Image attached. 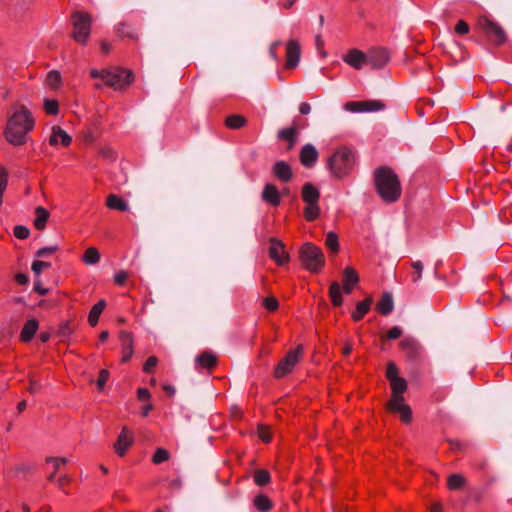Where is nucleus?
<instances>
[{"mask_svg": "<svg viewBox=\"0 0 512 512\" xmlns=\"http://www.w3.org/2000/svg\"><path fill=\"white\" fill-rule=\"evenodd\" d=\"M278 138L280 140L287 141L289 143L287 150H291L297 140V128L295 126L281 129L278 132Z\"/></svg>", "mask_w": 512, "mask_h": 512, "instance_id": "7c9ffc66", "label": "nucleus"}, {"mask_svg": "<svg viewBox=\"0 0 512 512\" xmlns=\"http://www.w3.org/2000/svg\"><path fill=\"white\" fill-rule=\"evenodd\" d=\"M344 108L351 112H371L383 110L385 104L380 100L350 101Z\"/></svg>", "mask_w": 512, "mask_h": 512, "instance_id": "ddd939ff", "label": "nucleus"}, {"mask_svg": "<svg viewBox=\"0 0 512 512\" xmlns=\"http://www.w3.org/2000/svg\"><path fill=\"white\" fill-rule=\"evenodd\" d=\"M35 215L36 217L33 222L34 228L38 231L44 230L50 216L49 211L42 206H38L35 208Z\"/></svg>", "mask_w": 512, "mask_h": 512, "instance_id": "c85d7f7f", "label": "nucleus"}, {"mask_svg": "<svg viewBox=\"0 0 512 512\" xmlns=\"http://www.w3.org/2000/svg\"><path fill=\"white\" fill-rule=\"evenodd\" d=\"M34 291L40 295H46L49 293V290L47 288H44L40 281L35 282Z\"/></svg>", "mask_w": 512, "mask_h": 512, "instance_id": "338daca9", "label": "nucleus"}, {"mask_svg": "<svg viewBox=\"0 0 512 512\" xmlns=\"http://www.w3.org/2000/svg\"><path fill=\"white\" fill-rule=\"evenodd\" d=\"M385 376L389 381L391 388L389 401H399L404 399L403 394L408 389V383L405 378L399 376V370L394 362H388Z\"/></svg>", "mask_w": 512, "mask_h": 512, "instance_id": "6e6552de", "label": "nucleus"}, {"mask_svg": "<svg viewBox=\"0 0 512 512\" xmlns=\"http://www.w3.org/2000/svg\"><path fill=\"white\" fill-rule=\"evenodd\" d=\"M253 505L260 512H268L273 508L271 499L265 494H259L253 499Z\"/></svg>", "mask_w": 512, "mask_h": 512, "instance_id": "473e14b6", "label": "nucleus"}, {"mask_svg": "<svg viewBox=\"0 0 512 512\" xmlns=\"http://www.w3.org/2000/svg\"><path fill=\"white\" fill-rule=\"evenodd\" d=\"M169 458H170V454L166 449L157 448L152 457V462L154 464H160L162 462L169 460Z\"/></svg>", "mask_w": 512, "mask_h": 512, "instance_id": "a18cd8bd", "label": "nucleus"}, {"mask_svg": "<svg viewBox=\"0 0 512 512\" xmlns=\"http://www.w3.org/2000/svg\"><path fill=\"white\" fill-rule=\"evenodd\" d=\"M301 198L306 203L303 216L306 221L313 222L320 216V192L316 186L307 182L302 186Z\"/></svg>", "mask_w": 512, "mask_h": 512, "instance_id": "423d86ee", "label": "nucleus"}, {"mask_svg": "<svg viewBox=\"0 0 512 512\" xmlns=\"http://www.w3.org/2000/svg\"><path fill=\"white\" fill-rule=\"evenodd\" d=\"M343 60L349 66L359 70L363 67L364 64H367V54L359 49L354 48L349 50L346 55H344Z\"/></svg>", "mask_w": 512, "mask_h": 512, "instance_id": "aec40b11", "label": "nucleus"}, {"mask_svg": "<svg viewBox=\"0 0 512 512\" xmlns=\"http://www.w3.org/2000/svg\"><path fill=\"white\" fill-rule=\"evenodd\" d=\"M74 332V328L69 320L62 321L58 325L56 336L59 338H65Z\"/></svg>", "mask_w": 512, "mask_h": 512, "instance_id": "37998d69", "label": "nucleus"}, {"mask_svg": "<svg viewBox=\"0 0 512 512\" xmlns=\"http://www.w3.org/2000/svg\"><path fill=\"white\" fill-rule=\"evenodd\" d=\"M304 347L299 344L294 349L288 351L286 355L278 362L274 369V377L281 379L291 373L297 363L303 358Z\"/></svg>", "mask_w": 512, "mask_h": 512, "instance_id": "1a4fd4ad", "label": "nucleus"}, {"mask_svg": "<svg viewBox=\"0 0 512 512\" xmlns=\"http://www.w3.org/2000/svg\"><path fill=\"white\" fill-rule=\"evenodd\" d=\"M90 76L93 79L100 78L104 83L115 90L126 89L134 81V74L131 70L113 68V69H91Z\"/></svg>", "mask_w": 512, "mask_h": 512, "instance_id": "7ed1b4c3", "label": "nucleus"}, {"mask_svg": "<svg viewBox=\"0 0 512 512\" xmlns=\"http://www.w3.org/2000/svg\"><path fill=\"white\" fill-rule=\"evenodd\" d=\"M38 328L39 323L36 319L27 320L20 332V341L23 343H29L34 338Z\"/></svg>", "mask_w": 512, "mask_h": 512, "instance_id": "a878e982", "label": "nucleus"}, {"mask_svg": "<svg viewBox=\"0 0 512 512\" xmlns=\"http://www.w3.org/2000/svg\"><path fill=\"white\" fill-rule=\"evenodd\" d=\"M318 151L312 144L304 145L299 153L300 163L306 167L311 168L318 160Z\"/></svg>", "mask_w": 512, "mask_h": 512, "instance_id": "6ab92c4d", "label": "nucleus"}, {"mask_svg": "<svg viewBox=\"0 0 512 512\" xmlns=\"http://www.w3.org/2000/svg\"><path fill=\"white\" fill-rule=\"evenodd\" d=\"M390 60V55L385 48H373L367 53V64L373 69L383 68Z\"/></svg>", "mask_w": 512, "mask_h": 512, "instance_id": "dca6fc26", "label": "nucleus"}, {"mask_svg": "<svg viewBox=\"0 0 512 512\" xmlns=\"http://www.w3.org/2000/svg\"><path fill=\"white\" fill-rule=\"evenodd\" d=\"M82 261L86 265L97 264L100 261V253L98 249L95 247L87 248L82 256Z\"/></svg>", "mask_w": 512, "mask_h": 512, "instance_id": "e433bc0d", "label": "nucleus"}, {"mask_svg": "<svg viewBox=\"0 0 512 512\" xmlns=\"http://www.w3.org/2000/svg\"><path fill=\"white\" fill-rule=\"evenodd\" d=\"M133 443L134 437L132 431H130L127 426H123L116 442L114 443L115 453L118 456L123 457Z\"/></svg>", "mask_w": 512, "mask_h": 512, "instance_id": "2eb2a0df", "label": "nucleus"}, {"mask_svg": "<svg viewBox=\"0 0 512 512\" xmlns=\"http://www.w3.org/2000/svg\"><path fill=\"white\" fill-rule=\"evenodd\" d=\"M466 484V479L461 474H451L447 480V487L449 490H459Z\"/></svg>", "mask_w": 512, "mask_h": 512, "instance_id": "58836bf2", "label": "nucleus"}, {"mask_svg": "<svg viewBox=\"0 0 512 512\" xmlns=\"http://www.w3.org/2000/svg\"><path fill=\"white\" fill-rule=\"evenodd\" d=\"M99 156L105 160H114L115 159V152L113 149L109 146H105L100 148L98 152Z\"/></svg>", "mask_w": 512, "mask_h": 512, "instance_id": "5fc2aeb1", "label": "nucleus"}, {"mask_svg": "<svg viewBox=\"0 0 512 512\" xmlns=\"http://www.w3.org/2000/svg\"><path fill=\"white\" fill-rule=\"evenodd\" d=\"M119 339L122 346V363H126L133 355V336L130 332L120 331Z\"/></svg>", "mask_w": 512, "mask_h": 512, "instance_id": "5701e85b", "label": "nucleus"}, {"mask_svg": "<svg viewBox=\"0 0 512 512\" xmlns=\"http://www.w3.org/2000/svg\"><path fill=\"white\" fill-rule=\"evenodd\" d=\"M269 257L275 261L279 266L286 264L289 261V254L285 251L284 244L277 238L269 239Z\"/></svg>", "mask_w": 512, "mask_h": 512, "instance_id": "f8f14e48", "label": "nucleus"}, {"mask_svg": "<svg viewBox=\"0 0 512 512\" xmlns=\"http://www.w3.org/2000/svg\"><path fill=\"white\" fill-rule=\"evenodd\" d=\"M73 31L71 37L79 44H86L91 32V16L89 13L75 11L71 15Z\"/></svg>", "mask_w": 512, "mask_h": 512, "instance_id": "0eeeda50", "label": "nucleus"}, {"mask_svg": "<svg viewBox=\"0 0 512 512\" xmlns=\"http://www.w3.org/2000/svg\"><path fill=\"white\" fill-rule=\"evenodd\" d=\"M35 127V119L27 106L14 103L11 106L4 129L5 139L13 146H22L27 143V136Z\"/></svg>", "mask_w": 512, "mask_h": 512, "instance_id": "f257e3e1", "label": "nucleus"}, {"mask_svg": "<svg viewBox=\"0 0 512 512\" xmlns=\"http://www.w3.org/2000/svg\"><path fill=\"white\" fill-rule=\"evenodd\" d=\"M46 463H53L54 470L53 472L48 476V481L52 482L55 479L57 471H59V467L61 464H66L68 462V459L65 457H47L45 459Z\"/></svg>", "mask_w": 512, "mask_h": 512, "instance_id": "a19ab883", "label": "nucleus"}, {"mask_svg": "<svg viewBox=\"0 0 512 512\" xmlns=\"http://www.w3.org/2000/svg\"><path fill=\"white\" fill-rule=\"evenodd\" d=\"M44 110L46 114L56 116L59 113V102L56 99H44Z\"/></svg>", "mask_w": 512, "mask_h": 512, "instance_id": "c03bdc74", "label": "nucleus"}, {"mask_svg": "<svg viewBox=\"0 0 512 512\" xmlns=\"http://www.w3.org/2000/svg\"><path fill=\"white\" fill-rule=\"evenodd\" d=\"M137 399L139 401H147L149 402L151 399V393L147 388H138L137 389Z\"/></svg>", "mask_w": 512, "mask_h": 512, "instance_id": "052dcab7", "label": "nucleus"}, {"mask_svg": "<svg viewBox=\"0 0 512 512\" xmlns=\"http://www.w3.org/2000/svg\"><path fill=\"white\" fill-rule=\"evenodd\" d=\"M377 194L385 203L397 202L402 194L401 182L397 174L388 166H380L373 173Z\"/></svg>", "mask_w": 512, "mask_h": 512, "instance_id": "f03ea898", "label": "nucleus"}, {"mask_svg": "<svg viewBox=\"0 0 512 512\" xmlns=\"http://www.w3.org/2000/svg\"><path fill=\"white\" fill-rule=\"evenodd\" d=\"M15 281L19 284V285H26L28 282H29V278L26 274L24 273H17L15 275Z\"/></svg>", "mask_w": 512, "mask_h": 512, "instance_id": "69168bd1", "label": "nucleus"}, {"mask_svg": "<svg viewBox=\"0 0 512 512\" xmlns=\"http://www.w3.org/2000/svg\"><path fill=\"white\" fill-rule=\"evenodd\" d=\"M329 297L334 307H339L343 304V296L338 282L334 281L329 286Z\"/></svg>", "mask_w": 512, "mask_h": 512, "instance_id": "72a5a7b5", "label": "nucleus"}, {"mask_svg": "<svg viewBox=\"0 0 512 512\" xmlns=\"http://www.w3.org/2000/svg\"><path fill=\"white\" fill-rule=\"evenodd\" d=\"M196 363L203 369L212 370L217 366L218 359L212 352L204 351L197 356Z\"/></svg>", "mask_w": 512, "mask_h": 512, "instance_id": "cd10ccee", "label": "nucleus"}, {"mask_svg": "<svg viewBox=\"0 0 512 512\" xmlns=\"http://www.w3.org/2000/svg\"><path fill=\"white\" fill-rule=\"evenodd\" d=\"M253 480L260 487L266 486L271 481L270 472L267 469H256L253 473Z\"/></svg>", "mask_w": 512, "mask_h": 512, "instance_id": "c9c22d12", "label": "nucleus"}, {"mask_svg": "<svg viewBox=\"0 0 512 512\" xmlns=\"http://www.w3.org/2000/svg\"><path fill=\"white\" fill-rule=\"evenodd\" d=\"M455 32L459 35H465L469 32V25L464 20H459L455 25Z\"/></svg>", "mask_w": 512, "mask_h": 512, "instance_id": "bf43d9fd", "label": "nucleus"}, {"mask_svg": "<svg viewBox=\"0 0 512 512\" xmlns=\"http://www.w3.org/2000/svg\"><path fill=\"white\" fill-rule=\"evenodd\" d=\"M40 389H41V385L39 382H37L34 379L29 380V386L27 389L29 393L34 394V393L38 392Z\"/></svg>", "mask_w": 512, "mask_h": 512, "instance_id": "0e129e2a", "label": "nucleus"}, {"mask_svg": "<svg viewBox=\"0 0 512 512\" xmlns=\"http://www.w3.org/2000/svg\"><path fill=\"white\" fill-rule=\"evenodd\" d=\"M51 266V264L49 262H45V261H41V260H36L32 263V271L36 274V275H39L44 269H47Z\"/></svg>", "mask_w": 512, "mask_h": 512, "instance_id": "864d4df0", "label": "nucleus"}, {"mask_svg": "<svg viewBox=\"0 0 512 512\" xmlns=\"http://www.w3.org/2000/svg\"><path fill=\"white\" fill-rule=\"evenodd\" d=\"M400 350L409 362H418L421 359L422 347L414 338H405L399 343Z\"/></svg>", "mask_w": 512, "mask_h": 512, "instance_id": "9b49d317", "label": "nucleus"}, {"mask_svg": "<svg viewBox=\"0 0 512 512\" xmlns=\"http://www.w3.org/2000/svg\"><path fill=\"white\" fill-rule=\"evenodd\" d=\"M386 409L393 414H399L400 419L405 424L412 422V410L408 404L405 403V398L399 401H388Z\"/></svg>", "mask_w": 512, "mask_h": 512, "instance_id": "4468645a", "label": "nucleus"}, {"mask_svg": "<svg viewBox=\"0 0 512 512\" xmlns=\"http://www.w3.org/2000/svg\"><path fill=\"white\" fill-rule=\"evenodd\" d=\"M327 163L332 176L342 179L354 168L355 156L348 147L342 146L328 158Z\"/></svg>", "mask_w": 512, "mask_h": 512, "instance_id": "20e7f679", "label": "nucleus"}, {"mask_svg": "<svg viewBox=\"0 0 512 512\" xmlns=\"http://www.w3.org/2000/svg\"><path fill=\"white\" fill-rule=\"evenodd\" d=\"M325 245L331 251L332 255H336L340 250L338 235L332 231L327 233Z\"/></svg>", "mask_w": 512, "mask_h": 512, "instance_id": "ea45409f", "label": "nucleus"}, {"mask_svg": "<svg viewBox=\"0 0 512 512\" xmlns=\"http://www.w3.org/2000/svg\"><path fill=\"white\" fill-rule=\"evenodd\" d=\"M373 303L372 296H367L363 301L356 304L355 310L351 314V318L354 322H359L364 316L370 311Z\"/></svg>", "mask_w": 512, "mask_h": 512, "instance_id": "393cba45", "label": "nucleus"}, {"mask_svg": "<svg viewBox=\"0 0 512 512\" xmlns=\"http://www.w3.org/2000/svg\"><path fill=\"white\" fill-rule=\"evenodd\" d=\"M106 307V301L104 299L99 300L96 304L91 308L88 315V323L90 326L95 327L98 324L100 315Z\"/></svg>", "mask_w": 512, "mask_h": 512, "instance_id": "c756f323", "label": "nucleus"}, {"mask_svg": "<svg viewBox=\"0 0 512 512\" xmlns=\"http://www.w3.org/2000/svg\"><path fill=\"white\" fill-rule=\"evenodd\" d=\"M272 173L276 179L283 183H288L293 178L291 166L285 161H276L272 168Z\"/></svg>", "mask_w": 512, "mask_h": 512, "instance_id": "412c9836", "label": "nucleus"}, {"mask_svg": "<svg viewBox=\"0 0 512 512\" xmlns=\"http://www.w3.org/2000/svg\"><path fill=\"white\" fill-rule=\"evenodd\" d=\"M225 126L229 129L237 130L247 125V119L240 114H232L225 118Z\"/></svg>", "mask_w": 512, "mask_h": 512, "instance_id": "2f4dec72", "label": "nucleus"}, {"mask_svg": "<svg viewBox=\"0 0 512 512\" xmlns=\"http://www.w3.org/2000/svg\"><path fill=\"white\" fill-rule=\"evenodd\" d=\"M360 281L358 272L351 266H347L342 273V288L345 294H351L354 287Z\"/></svg>", "mask_w": 512, "mask_h": 512, "instance_id": "a211bd4d", "label": "nucleus"}, {"mask_svg": "<svg viewBox=\"0 0 512 512\" xmlns=\"http://www.w3.org/2000/svg\"><path fill=\"white\" fill-rule=\"evenodd\" d=\"M59 250L57 245L42 247L36 252L37 257H44L46 255H51L56 253Z\"/></svg>", "mask_w": 512, "mask_h": 512, "instance_id": "4d7b16f0", "label": "nucleus"}, {"mask_svg": "<svg viewBox=\"0 0 512 512\" xmlns=\"http://www.w3.org/2000/svg\"><path fill=\"white\" fill-rule=\"evenodd\" d=\"M128 273L124 270L118 271L114 276V281L117 285H124L127 281Z\"/></svg>", "mask_w": 512, "mask_h": 512, "instance_id": "680f3d73", "label": "nucleus"}, {"mask_svg": "<svg viewBox=\"0 0 512 512\" xmlns=\"http://www.w3.org/2000/svg\"><path fill=\"white\" fill-rule=\"evenodd\" d=\"M8 184V172L4 167H0V205L3 201V194Z\"/></svg>", "mask_w": 512, "mask_h": 512, "instance_id": "49530a36", "label": "nucleus"}, {"mask_svg": "<svg viewBox=\"0 0 512 512\" xmlns=\"http://www.w3.org/2000/svg\"><path fill=\"white\" fill-rule=\"evenodd\" d=\"M402 330L401 328L395 326L389 329L385 335V339L387 340H395L402 336Z\"/></svg>", "mask_w": 512, "mask_h": 512, "instance_id": "13d9d810", "label": "nucleus"}, {"mask_svg": "<svg viewBox=\"0 0 512 512\" xmlns=\"http://www.w3.org/2000/svg\"><path fill=\"white\" fill-rule=\"evenodd\" d=\"M302 266L311 273H319L325 266V256L320 247L306 242L299 249Z\"/></svg>", "mask_w": 512, "mask_h": 512, "instance_id": "39448f33", "label": "nucleus"}, {"mask_svg": "<svg viewBox=\"0 0 512 512\" xmlns=\"http://www.w3.org/2000/svg\"><path fill=\"white\" fill-rule=\"evenodd\" d=\"M263 306L270 312H275L279 308V301L273 297H266L263 300Z\"/></svg>", "mask_w": 512, "mask_h": 512, "instance_id": "8fccbe9b", "label": "nucleus"}, {"mask_svg": "<svg viewBox=\"0 0 512 512\" xmlns=\"http://www.w3.org/2000/svg\"><path fill=\"white\" fill-rule=\"evenodd\" d=\"M411 267L414 270L412 275V281L415 283L422 277L423 264L421 261H414L411 263Z\"/></svg>", "mask_w": 512, "mask_h": 512, "instance_id": "09e8293b", "label": "nucleus"}, {"mask_svg": "<svg viewBox=\"0 0 512 512\" xmlns=\"http://www.w3.org/2000/svg\"><path fill=\"white\" fill-rule=\"evenodd\" d=\"M106 205L109 209L126 211L128 209L127 203L119 196L111 194L106 199Z\"/></svg>", "mask_w": 512, "mask_h": 512, "instance_id": "f704fd0d", "label": "nucleus"}, {"mask_svg": "<svg viewBox=\"0 0 512 512\" xmlns=\"http://www.w3.org/2000/svg\"><path fill=\"white\" fill-rule=\"evenodd\" d=\"M117 34L122 38H129L133 40H137V32L136 30L127 23H120L117 28Z\"/></svg>", "mask_w": 512, "mask_h": 512, "instance_id": "4c0bfd02", "label": "nucleus"}, {"mask_svg": "<svg viewBox=\"0 0 512 512\" xmlns=\"http://www.w3.org/2000/svg\"><path fill=\"white\" fill-rule=\"evenodd\" d=\"M110 372L107 369L99 371L98 379L96 381L98 391L102 392L105 388L106 382L109 379Z\"/></svg>", "mask_w": 512, "mask_h": 512, "instance_id": "de8ad7c7", "label": "nucleus"}, {"mask_svg": "<svg viewBox=\"0 0 512 512\" xmlns=\"http://www.w3.org/2000/svg\"><path fill=\"white\" fill-rule=\"evenodd\" d=\"M46 83L51 89H53V90L58 89L62 83V77H61L60 72L57 70L50 71L47 74Z\"/></svg>", "mask_w": 512, "mask_h": 512, "instance_id": "79ce46f5", "label": "nucleus"}, {"mask_svg": "<svg viewBox=\"0 0 512 512\" xmlns=\"http://www.w3.org/2000/svg\"><path fill=\"white\" fill-rule=\"evenodd\" d=\"M448 443L450 444V450L452 452H462L464 451V445L458 441V440H448Z\"/></svg>", "mask_w": 512, "mask_h": 512, "instance_id": "e2e57ef3", "label": "nucleus"}, {"mask_svg": "<svg viewBox=\"0 0 512 512\" xmlns=\"http://www.w3.org/2000/svg\"><path fill=\"white\" fill-rule=\"evenodd\" d=\"M154 409V405L150 402L146 403L142 408H141V416L142 417H147L149 415V413Z\"/></svg>", "mask_w": 512, "mask_h": 512, "instance_id": "774afa93", "label": "nucleus"}, {"mask_svg": "<svg viewBox=\"0 0 512 512\" xmlns=\"http://www.w3.org/2000/svg\"><path fill=\"white\" fill-rule=\"evenodd\" d=\"M258 436L265 443H269L272 440V435L269 427L264 425L258 426Z\"/></svg>", "mask_w": 512, "mask_h": 512, "instance_id": "3c124183", "label": "nucleus"}, {"mask_svg": "<svg viewBox=\"0 0 512 512\" xmlns=\"http://www.w3.org/2000/svg\"><path fill=\"white\" fill-rule=\"evenodd\" d=\"M157 364L158 358L156 356H150L147 358L143 365V371L148 374L153 373L154 368L157 366Z\"/></svg>", "mask_w": 512, "mask_h": 512, "instance_id": "603ef678", "label": "nucleus"}, {"mask_svg": "<svg viewBox=\"0 0 512 512\" xmlns=\"http://www.w3.org/2000/svg\"><path fill=\"white\" fill-rule=\"evenodd\" d=\"M286 69H294L297 67L300 55H301V47L297 40H289L286 44Z\"/></svg>", "mask_w": 512, "mask_h": 512, "instance_id": "f3484780", "label": "nucleus"}, {"mask_svg": "<svg viewBox=\"0 0 512 512\" xmlns=\"http://www.w3.org/2000/svg\"><path fill=\"white\" fill-rule=\"evenodd\" d=\"M52 132L49 137V144L56 146L60 142L62 146L68 147L72 143V137L68 135L60 126L55 125L52 127Z\"/></svg>", "mask_w": 512, "mask_h": 512, "instance_id": "b1692460", "label": "nucleus"}, {"mask_svg": "<svg viewBox=\"0 0 512 512\" xmlns=\"http://www.w3.org/2000/svg\"><path fill=\"white\" fill-rule=\"evenodd\" d=\"M262 199L272 207H277L281 203V193L273 183H267L262 191Z\"/></svg>", "mask_w": 512, "mask_h": 512, "instance_id": "4be33fe9", "label": "nucleus"}, {"mask_svg": "<svg viewBox=\"0 0 512 512\" xmlns=\"http://www.w3.org/2000/svg\"><path fill=\"white\" fill-rule=\"evenodd\" d=\"M477 28L496 45H501L506 41V35L501 26L486 16L478 18Z\"/></svg>", "mask_w": 512, "mask_h": 512, "instance_id": "9d476101", "label": "nucleus"}, {"mask_svg": "<svg viewBox=\"0 0 512 512\" xmlns=\"http://www.w3.org/2000/svg\"><path fill=\"white\" fill-rule=\"evenodd\" d=\"M30 235V231L27 227L18 225L14 228V236L18 239H26Z\"/></svg>", "mask_w": 512, "mask_h": 512, "instance_id": "6e6d98bb", "label": "nucleus"}, {"mask_svg": "<svg viewBox=\"0 0 512 512\" xmlns=\"http://www.w3.org/2000/svg\"><path fill=\"white\" fill-rule=\"evenodd\" d=\"M394 307L393 298L391 293L383 292L380 300L376 304V310L381 315H388L392 312Z\"/></svg>", "mask_w": 512, "mask_h": 512, "instance_id": "bb28decb", "label": "nucleus"}]
</instances>
